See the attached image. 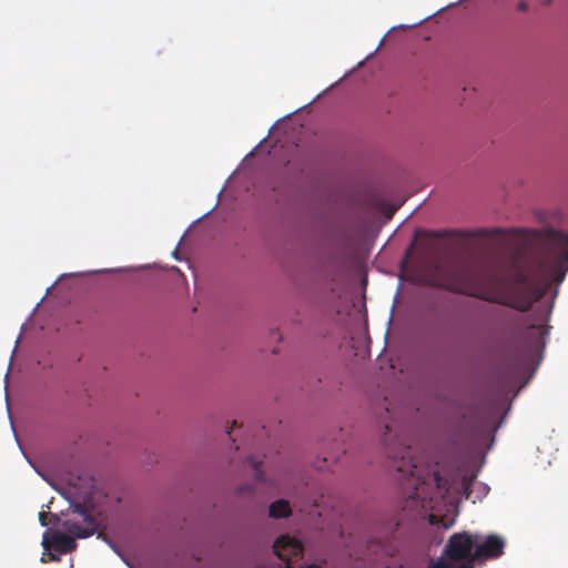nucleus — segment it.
I'll list each match as a JSON object with an SVG mask.
<instances>
[{
	"instance_id": "nucleus-1",
	"label": "nucleus",
	"mask_w": 568,
	"mask_h": 568,
	"mask_svg": "<svg viewBox=\"0 0 568 568\" xmlns=\"http://www.w3.org/2000/svg\"><path fill=\"white\" fill-rule=\"evenodd\" d=\"M542 245L544 252L536 264L528 272L516 267L510 276L501 281L506 290L497 294L480 293L479 271L466 263L436 264L425 274L423 283L527 312L546 295L552 283L564 281L568 270V233L545 229Z\"/></svg>"
},
{
	"instance_id": "nucleus-2",
	"label": "nucleus",
	"mask_w": 568,
	"mask_h": 568,
	"mask_svg": "<svg viewBox=\"0 0 568 568\" xmlns=\"http://www.w3.org/2000/svg\"><path fill=\"white\" fill-rule=\"evenodd\" d=\"M73 513L78 514L82 521L64 520L61 527L65 534L54 531L49 540L44 538L42 545L45 549L52 548L59 554L71 552L77 548L75 538H87L97 531L94 518L82 506H77Z\"/></svg>"
},
{
	"instance_id": "nucleus-3",
	"label": "nucleus",
	"mask_w": 568,
	"mask_h": 568,
	"mask_svg": "<svg viewBox=\"0 0 568 568\" xmlns=\"http://www.w3.org/2000/svg\"><path fill=\"white\" fill-rule=\"evenodd\" d=\"M477 535L469 532L453 534L444 549L445 556L454 562L462 561L455 568H474L477 558H475V548Z\"/></svg>"
},
{
	"instance_id": "nucleus-4",
	"label": "nucleus",
	"mask_w": 568,
	"mask_h": 568,
	"mask_svg": "<svg viewBox=\"0 0 568 568\" xmlns=\"http://www.w3.org/2000/svg\"><path fill=\"white\" fill-rule=\"evenodd\" d=\"M273 552L282 560L283 566L278 568H295L294 561H298L303 557L304 547L300 540L288 535L280 536L273 544ZM300 568H321L317 565H308Z\"/></svg>"
},
{
	"instance_id": "nucleus-5",
	"label": "nucleus",
	"mask_w": 568,
	"mask_h": 568,
	"mask_svg": "<svg viewBox=\"0 0 568 568\" xmlns=\"http://www.w3.org/2000/svg\"><path fill=\"white\" fill-rule=\"evenodd\" d=\"M505 545V539L495 534L488 535L481 542L477 537L475 558L477 561L499 558L504 554Z\"/></svg>"
},
{
	"instance_id": "nucleus-6",
	"label": "nucleus",
	"mask_w": 568,
	"mask_h": 568,
	"mask_svg": "<svg viewBox=\"0 0 568 568\" xmlns=\"http://www.w3.org/2000/svg\"><path fill=\"white\" fill-rule=\"evenodd\" d=\"M291 514L290 503L285 499L275 500L268 507V516L274 519L287 518Z\"/></svg>"
},
{
	"instance_id": "nucleus-7",
	"label": "nucleus",
	"mask_w": 568,
	"mask_h": 568,
	"mask_svg": "<svg viewBox=\"0 0 568 568\" xmlns=\"http://www.w3.org/2000/svg\"><path fill=\"white\" fill-rule=\"evenodd\" d=\"M253 471H254V478L257 483H266V478L264 476V471L262 469V463L257 462L254 456H250L247 458Z\"/></svg>"
},
{
	"instance_id": "nucleus-8",
	"label": "nucleus",
	"mask_w": 568,
	"mask_h": 568,
	"mask_svg": "<svg viewBox=\"0 0 568 568\" xmlns=\"http://www.w3.org/2000/svg\"><path fill=\"white\" fill-rule=\"evenodd\" d=\"M409 497L418 501L420 506L424 508L427 506V497L424 495V487H415V490L409 495Z\"/></svg>"
},
{
	"instance_id": "nucleus-9",
	"label": "nucleus",
	"mask_w": 568,
	"mask_h": 568,
	"mask_svg": "<svg viewBox=\"0 0 568 568\" xmlns=\"http://www.w3.org/2000/svg\"><path fill=\"white\" fill-rule=\"evenodd\" d=\"M429 568H455L450 562H448L445 558L440 557L435 561H432Z\"/></svg>"
},
{
	"instance_id": "nucleus-10",
	"label": "nucleus",
	"mask_w": 568,
	"mask_h": 568,
	"mask_svg": "<svg viewBox=\"0 0 568 568\" xmlns=\"http://www.w3.org/2000/svg\"><path fill=\"white\" fill-rule=\"evenodd\" d=\"M470 485H471V478H468L467 476H464L463 477V487L466 491V497L468 498L469 497V494H470Z\"/></svg>"
},
{
	"instance_id": "nucleus-11",
	"label": "nucleus",
	"mask_w": 568,
	"mask_h": 568,
	"mask_svg": "<svg viewBox=\"0 0 568 568\" xmlns=\"http://www.w3.org/2000/svg\"><path fill=\"white\" fill-rule=\"evenodd\" d=\"M434 480L436 483L437 488L444 487L443 479L438 473H434Z\"/></svg>"
},
{
	"instance_id": "nucleus-12",
	"label": "nucleus",
	"mask_w": 568,
	"mask_h": 568,
	"mask_svg": "<svg viewBox=\"0 0 568 568\" xmlns=\"http://www.w3.org/2000/svg\"><path fill=\"white\" fill-rule=\"evenodd\" d=\"M47 517H48V514H47V513H44V511H41V513L39 514V521H40V524H41L42 526H47V525H48V523H47Z\"/></svg>"
},
{
	"instance_id": "nucleus-13",
	"label": "nucleus",
	"mask_w": 568,
	"mask_h": 568,
	"mask_svg": "<svg viewBox=\"0 0 568 568\" xmlns=\"http://www.w3.org/2000/svg\"><path fill=\"white\" fill-rule=\"evenodd\" d=\"M528 9H529V6L526 1H520L517 4V10H519V11H527Z\"/></svg>"
},
{
	"instance_id": "nucleus-14",
	"label": "nucleus",
	"mask_w": 568,
	"mask_h": 568,
	"mask_svg": "<svg viewBox=\"0 0 568 568\" xmlns=\"http://www.w3.org/2000/svg\"><path fill=\"white\" fill-rule=\"evenodd\" d=\"M407 467H409V474L410 476H415V473H416V465L415 464H409Z\"/></svg>"
},
{
	"instance_id": "nucleus-15",
	"label": "nucleus",
	"mask_w": 568,
	"mask_h": 568,
	"mask_svg": "<svg viewBox=\"0 0 568 568\" xmlns=\"http://www.w3.org/2000/svg\"><path fill=\"white\" fill-rule=\"evenodd\" d=\"M398 471L406 473L407 470H406V469H404V467L399 466V467H398Z\"/></svg>"
}]
</instances>
